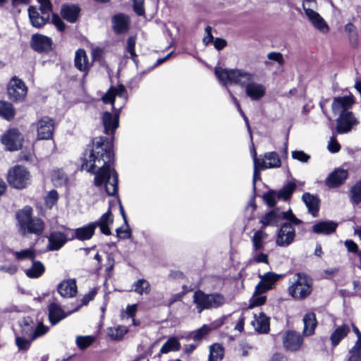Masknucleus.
Segmentation results:
<instances>
[{"mask_svg": "<svg viewBox=\"0 0 361 361\" xmlns=\"http://www.w3.org/2000/svg\"><path fill=\"white\" fill-rule=\"evenodd\" d=\"M104 133L110 137L100 136L92 140V146H88L82 158V169L94 173V185L100 187L105 185L106 192L113 196L118 191V175L111 166L114 162L112 151L115 130L118 127V115L105 112L102 116Z\"/></svg>", "mask_w": 361, "mask_h": 361, "instance_id": "1", "label": "nucleus"}, {"mask_svg": "<svg viewBox=\"0 0 361 361\" xmlns=\"http://www.w3.org/2000/svg\"><path fill=\"white\" fill-rule=\"evenodd\" d=\"M214 73L223 85H237L244 88L246 95L252 101L260 100L266 94V87L255 82V74L245 69L216 67Z\"/></svg>", "mask_w": 361, "mask_h": 361, "instance_id": "2", "label": "nucleus"}, {"mask_svg": "<svg viewBox=\"0 0 361 361\" xmlns=\"http://www.w3.org/2000/svg\"><path fill=\"white\" fill-rule=\"evenodd\" d=\"M354 104L353 94L345 97H338L334 99L332 111L335 114H339L337 119L336 130L338 133L349 132L354 126L357 124L356 118L350 109Z\"/></svg>", "mask_w": 361, "mask_h": 361, "instance_id": "3", "label": "nucleus"}, {"mask_svg": "<svg viewBox=\"0 0 361 361\" xmlns=\"http://www.w3.org/2000/svg\"><path fill=\"white\" fill-rule=\"evenodd\" d=\"M32 208L25 207L17 213L20 231L23 235L35 234L40 235L44 229V221L38 217H32Z\"/></svg>", "mask_w": 361, "mask_h": 361, "instance_id": "4", "label": "nucleus"}, {"mask_svg": "<svg viewBox=\"0 0 361 361\" xmlns=\"http://www.w3.org/2000/svg\"><path fill=\"white\" fill-rule=\"evenodd\" d=\"M193 302L196 305L197 312L204 310L216 309L226 302L224 296L218 293L207 294L202 290H197L193 294Z\"/></svg>", "mask_w": 361, "mask_h": 361, "instance_id": "5", "label": "nucleus"}, {"mask_svg": "<svg viewBox=\"0 0 361 361\" xmlns=\"http://www.w3.org/2000/svg\"><path fill=\"white\" fill-rule=\"evenodd\" d=\"M312 291V279L304 273H297L291 285L288 287V293L296 300L307 298Z\"/></svg>", "mask_w": 361, "mask_h": 361, "instance_id": "6", "label": "nucleus"}, {"mask_svg": "<svg viewBox=\"0 0 361 361\" xmlns=\"http://www.w3.org/2000/svg\"><path fill=\"white\" fill-rule=\"evenodd\" d=\"M302 8L311 24L322 33H327L329 27L325 20L316 11L318 8L317 0H302Z\"/></svg>", "mask_w": 361, "mask_h": 361, "instance_id": "7", "label": "nucleus"}, {"mask_svg": "<svg viewBox=\"0 0 361 361\" xmlns=\"http://www.w3.org/2000/svg\"><path fill=\"white\" fill-rule=\"evenodd\" d=\"M284 219L291 221L295 224L301 223V221L295 217L290 209L283 212L279 208L274 209L263 215L260 219V223L263 225V228L268 226H275Z\"/></svg>", "mask_w": 361, "mask_h": 361, "instance_id": "8", "label": "nucleus"}, {"mask_svg": "<svg viewBox=\"0 0 361 361\" xmlns=\"http://www.w3.org/2000/svg\"><path fill=\"white\" fill-rule=\"evenodd\" d=\"M8 182L17 189H23L31 183V175L26 167L16 165L11 168L8 172Z\"/></svg>", "mask_w": 361, "mask_h": 361, "instance_id": "9", "label": "nucleus"}, {"mask_svg": "<svg viewBox=\"0 0 361 361\" xmlns=\"http://www.w3.org/2000/svg\"><path fill=\"white\" fill-rule=\"evenodd\" d=\"M21 335L23 336H28L32 339H37L43 336L48 332V327L45 326L43 324L39 323L37 326H35L33 321L27 317L24 318L20 322Z\"/></svg>", "mask_w": 361, "mask_h": 361, "instance_id": "10", "label": "nucleus"}, {"mask_svg": "<svg viewBox=\"0 0 361 361\" xmlns=\"http://www.w3.org/2000/svg\"><path fill=\"white\" fill-rule=\"evenodd\" d=\"M7 92L10 99L22 102L27 94V87L21 79L14 76L8 84Z\"/></svg>", "mask_w": 361, "mask_h": 361, "instance_id": "11", "label": "nucleus"}, {"mask_svg": "<svg viewBox=\"0 0 361 361\" xmlns=\"http://www.w3.org/2000/svg\"><path fill=\"white\" fill-rule=\"evenodd\" d=\"M291 221H288L282 224L278 231L276 243L280 247H287L290 245L295 239V231L293 226H296Z\"/></svg>", "mask_w": 361, "mask_h": 361, "instance_id": "12", "label": "nucleus"}, {"mask_svg": "<svg viewBox=\"0 0 361 361\" xmlns=\"http://www.w3.org/2000/svg\"><path fill=\"white\" fill-rule=\"evenodd\" d=\"M23 136L17 129L8 130L2 137L1 142L9 151L18 150L22 146Z\"/></svg>", "mask_w": 361, "mask_h": 361, "instance_id": "13", "label": "nucleus"}, {"mask_svg": "<svg viewBox=\"0 0 361 361\" xmlns=\"http://www.w3.org/2000/svg\"><path fill=\"white\" fill-rule=\"evenodd\" d=\"M54 130V121L44 116L37 123V138L39 140H49L52 137Z\"/></svg>", "mask_w": 361, "mask_h": 361, "instance_id": "14", "label": "nucleus"}, {"mask_svg": "<svg viewBox=\"0 0 361 361\" xmlns=\"http://www.w3.org/2000/svg\"><path fill=\"white\" fill-rule=\"evenodd\" d=\"M281 276V275L276 274L274 272H267L263 275L259 274V277L261 281L256 286V292L265 293L267 290L272 289Z\"/></svg>", "mask_w": 361, "mask_h": 361, "instance_id": "15", "label": "nucleus"}, {"mask_svg": "<svg viewBox=\"0 0 361 361\" xmlns=\"http://www.w3.org/2000/svg\"><path fill=\"white\" fill-rule=\"evenodd\" d=\"M71 235L68 231H53L48 237L49 244L48 249L51 251L59 250L61 248L68 240Z\"/></svg>", "mask_w": 361, "mask_h": 361, "instance_id": "16", "label": "nucleus"}, {"mask_svg": "<svg viewBox=\"0 0 361 361\" xmlns=\"http://www.w3.org/2000/svg\"><path fill=\"white\" fill-rule=\"evenodd\" d=\"M51 39L45 35L35 34L31 37L30 47L37 52H47L51 50Z\"/></svg>", "mask_w": 361, "mask_h": 361, "instance_id": "17", "label": "nucleus"}, {"mask_svg": "<svg viewBox=\"0 0 361 361\" xmlns=\"http://www.w3.org/2000/svg\"><path fill=\"white\" fill-rule=\"evenodd\" d=\"M348 176L347 170L337 169L331 173L325 180V184L330 188H334L342 185Z\"/></svg>", "mask_w": 361, "mask_h": 361, "instance_id": "18", "label": "nucleus"}, {"mask_svg": "<svg viewBox=\"0 0 361 361\" xmlns=\"http://www.w3.org/2000/svg\"><path fill=\"white\" fill-rule=\"evenodd\" d=\"M95 229V225L92 222L85 226L75 228L69 240L78 239L82 241L90 240L93 236Z\"/></svg>", "mask_w": 361, "mask_h": 361, "instance_id": "19", "label": "nucleus"}, {"mask_svg": "<svg viewBox=\"0 0 361 361\" xmlns=\"http://www.w3.org/2000/svg\"><path fill=\"white\" fill-rule=\"evenodd\" d=\"M28 14L32 25L35 27L43 26L50 18L48 13L40 11L32 6L29 8Z\"/></svg>", "mask_w": 361, "mask_h": 361, "instance_id": "20", "label": "nucleus"}, {"mask_svg": "<svg viewBox=\"0 0 361 361\" xmlns=\"http://www.w3.org/2000/svg\"><path fill=\"white\" fill-rule=\"evenodd\" d=\"M258 161L262 169L279 168L281 164V159L275 152L265 153L262 159L258 158Z\"/></svg>", "mask_w": 361, "mask_h": 361, "instance_id": "21", "label": "nucleus"}, {"mask_svg": "<svg viewBox=\"0 0 361 361\" xmlns=\"http://www.w3.org/2000/svg\"><path fill=\"white\" fill-rule=\"evenodd\" d=\"M58 292L63 298H72L77 293V285L75 279L61 281L58 285Z\"/></svg>", "mask_w": 361, "mask_h": 361, "instance_id": "22", "label": "nucleus"}, {"mask_svg": "<svg viewBox=\"0 0 361 361\" xmlns=\"http://www.w3.org/2000/svg\"><path fill=\"white\" fill-rule=\"evenodd\" d=\"M116 97H120L124 101L126 99V90L123 85H120L118 87H111L108 92L102 97V101L105 104H114Z\"/></svg>", "mask_w": 361, "mask_h": 361, "instance_id": "23", "label": "nucleus"}, {"mask_svg": "<svg viewBox=\"0 0 361 361\" xmlns=\"http://www.w3.org/2000/svg\"><path fill=\"white\" fill-rule=\"evenodd\" d=\"M302 343L301 336L294 331H288L283 338V345L289 350H298Z\"/></svg>", "mask_w": 361, "mask_h": 361, "instance_id": "24", "label": "nucleus"}, {"mask_svg": "<svg viewBox=\"0 0 361 361\" xmlns=\"http://www.w3.org/2000/svg\"><path fill=\"white\" fill-rule=\"evenodd\" d=\"M254 329L259 333H267L269 331V318L264 313L255 314L254 320L251 322Z\"/></svg>", "mask_w": 361, "mask_h": 361, "instance_id": "25", "label": "nucleus"}, {"mask_svg": "<svg viewBox=\"0 0 361 361\" xmlns=\"http://www.w3.org/2000/svg\"><path fill=\"white\" fill-rule=\"evenodd\" d=\"M337 226V223L332 221H320L312 226V231L317 234L329 235L334 233Z\"/></svg>", "mask_w": 361, "mask_h": 361, "instance_id": "26", "label": "nucleus"}, {"mask_svg": "<svg viewBox=\"0 0 361 361\" xmlns=\"http://www.w3.org/2000/svg\"><path fill=\"white\" fill-rule=\"evenodd\" d=\"M66 313L56 303H51L49 306V319L52 325H55L66 318Z\"/></svg>", "mask_w": 361, "mask_h": 361, "instance_id": "27", "label": "nucleus"}, {"mask_svg": "<svg viewBox=\"0 0 361 361\" xmlns=\"http://www.w3.org/2000/svg\"><path fill=\"white\" fill-rule=\"evenodd\" d=\"M112 223L113 218L110 210L104 213L98 221L92 222L95 225V228L99 226L101 232L106 235L111 233L109 226Z\"/></svg>", "mask_w": 361, "mask_h": 361, "instance_id": "28", "label": "nucleus"}, {"mask_svg": "<svg viewBox=\"0 0 361 361\" xmlns=\"http://www.w3.org/2000/svg\"><path fill=\"white\" fill-rule=\"evenodd\" d=\"M302 199L308 209L310 213L315 217L319 211V200L317 196L305 192L302 195Z\"/></svg>", "mask_w": 361, "mask_h": 361, "instance_id": "29", "label": "nucleus"}, {"mask_svg": "<svg viewBox=\"0 0 361 361\" xmlns=\"http://www.w3.org/2000/svg\"><path fill=\"white\" fill-rule=\"evenodd\" d=\"M75 66L82 72H87L91 66L85 51L83 49H79L75 52Z\"/></svg>", "mask_w": 361, "mask_h": 361, "instance_id": "30", "label": "nucleus"}, {"mask_svg": "<svg viewBox=\"0 0 361 361\" xmlns=\"http://www.w3.org/2000/svg\"><path fill=\"white\" fill-rule=\"evenodd\" d=\"M112 23L114 30L116 33H123L128 29V18L122 13L114 16Z\"/></svg>", "mask_w": 361, "mask_h": 361, "instance_id": "31", "label": "nucleus"}, {"mask_svg": "<svg viewBox=\"0 0 361 361\" xmlns=\"http://www.w3.org/2000/svg\"><path fill=\"white\" fill-rule=\"evenodd\" d=\"M80 8L75 5H65L61 8V13L64 19L74 23L78 18Z\"/></svg>", "mask_w": 361, "mask_h": 361, "instance_id": "32", "label": "nucleus"}, {"mask_svg": "<svg viewBox=\"0 0 361 361\" xmlns=\"http://www.w3.org/2000/svg\"><path fill=\"white\" fill-rule=\"evenodd\" d=\"M304 330L303 333L305 336H311L314 333L315 328L317 325L316 315L313 312L307 313L304 318Z\"/></svg>", "mask_w": 361, "mask_h": 361, "instance_id": "33", "label": "nucleus"}, {"mask_svg": "<svg viewBox=\"0 0 361 361\" xmlns=\"http://www.w3.org/2000/svg\"><path fill=\"white\" fill-rule=\"evenodd\" d=\"M350 332V327L347 324L338 326L331 334L330 340L334 347L336 346Z\"/></svg>", "mask_w": 361, "mask_h": 361, "instance_id": "34", "label": "nucleus"}, {"mask_svg": "<svg viewBox=\"0 0 361 361\" xmlns=\"http://www.w3.org/2000/svg\"><path fill=\"white\" fill-rule=\"evenodd\" d=\"M267 237V233L262 229L255 231L254 232L253 236L251 238V242L252 245V249L253 250H263Z\"/></svg>", "mask_w": 361, "mask_h": 361, "instance_id": "35", "label": "nucleus"}, {"mask_svg": "<svg viewBox=\"0 0 361 361\" xmlns=\"http://www.w3.org/2000/svg\"><path fill=\"white\" fill-rule=\"evenodd\" d=\"M180 348V343L175 337L169 338L167 341L161 346L159 355L169 353L171 351H178Z\"/></svg>", "mask_w": 361, "mask_h": 361, "instance_id": "36", "label": "nucleus"}, {"mask_svg": "<svg viewBox=\"0 0 361 361\" xmlns=\"http://www.w3.org/2000/svg\"><path fill=\"white\" fill-rule=\"evenodd\" d=\"M45 271L43 264L39 261L32 260V265L30 269L25 270V274L29 278H39Z\"/></svg>", "mask_w": 361, "mask_h": 361, "instance_id": "37", "label": "nucleus"}, {"mask_svg": "<svg viewBox=\"0 0 361 361\" xmlns=\"http://www.w3.org/2000/svg\"><path fill=\"white\" fill-rule=\"evenodd\" d=\"M15 116V109L13 105L5 101H0V116L10 121Z\"/></svg>", "mask_w": 361, "mask_h": 361, "instance_id": "38", "label": "nucleus"}, {"mask_svg": "<svg viewBox=\"0 0 361 361\" xmlns=\"http://www.w3.org/2000/svg\"><path fill=\"white\" fill-rule=\"evenodd\" d=\"M224 355V348L218 343L213 344L209 348V361H221Z\"/></svg>", "mask_w": 361, "mask_h": 361, "instance_id": "39", "label": "nucleus"}, {"mask_svg": "<svg viewBox=\"0 0 361 361\" xmlns=\"http://www.w3.org/2000/svg\"><path fill=\"white\" fill-rule=\"evenodd\" d=\"M128 332V329L126 326L121 325L108 329V335L114 340L122 339Z\"/></svg>", "mask_w": 361, "mask_h": 361, "instance_id": "40", "label": "nucleus"}, {"mask_svg": "<svg viewBox=\"0 0 361 361\" xmlns=\"http://www.w3.org/2000/svg\"><path fill=\"white\" fill-rule=\"evenodd\" d=\"M349 197L353 204L357 205L361 203V180L352 186Z\"/></svg>", "mask_w": 361, "mask_h": 361, "instance_id": "41", "label": "nucleus"}, {"mask_svg": "<svg viewBox=\"0 0 361 361\" xmlns=\"http://www.w3.org/2000/svg\"><path fill=\"white\" fill-rule=\"evenodd\" d=\"M51 180L55 186H62L67 183L68 176L61 169L54 170L51 173Z\"/></svg>", "mask_w": 361, "mask_h": 361, "instance_id": "42", "label": "nucleus"}, {"mask_svg": "<svg viewBox=\"0 0 361 361\" xmlns=\"http://www.w3.org/2000/svg\"><path fill=\"white\" fill-rule=\"evenodd\" d=\"M133 290L139 294H147L150 291V284L145 279H139L133 284Z\"/></svg>", "mask_w": 361, "mask_h": 361, "instance_id": "43", "label": "nucleus"}, {"mask_svg": "<svg viewBox=\"0 0 361 361\" xmlns=\"http://www.w3.org/2000/svg\"><path fill=\"white\" fill-rule=\"evenodd\" d=\"M296 188V184L293 181L286 183L280 190H279V197L284 200H288Z\"/></svg>", "mask_w": 361, "mask_h": 361, "instance_id": "44", "label": "nucleus"}, {"mask_svg": "<svg viewBox=\"0 0 361 361\" xmlns=\"http://www.w3.org/2000/svg\"><path fill=\"white\" fill-rule=\"evenodd\" d=\"M35 339L28 336H16V344L19 350H27L31 346V343Z\"/></svg>", "mask_w": 361, "mask_h": 361, "instance_id": "45", "label": "nucleus"}, {"mask_svg": "<svg viewBox=\"0 0 361 361\" xmlns=\"http://www.w3.org/2000/svg\"><path fill=\"white\" fill-rule=\"evenodd\" d=\"M211 329L209 326L204 324L201 328L190 332L188 338H192L195 341H200L204 336L209 334Z\"/></svg>", "mask_w": 361, "mask_h": 361, "instance_id": "46", "label": "nucleus"}, {"mask_svg": "<svg viewBox=\"0 0 361 361\" xmlns=\"http://www.w3.org/2000/svg\"><path fill=\"white\" fill-rule=\"evenodd\" d=\"M262 250H253L252 249L251 259L250 261L254 263H263L269 264V255L261 252Z\"/></svg>", "mask_w": 361, "mask_h": 361, "instance_id": "47", "label": "nucleus"}, {"mask_svg": "<svg viewBox=\"0 0 361 361\" xmlns=\"http://www.w3.org/2000/svg\"><path fill=\"white\" fill-rule=\"evenodd\" d=\"M227 91H228V95H229L232 102L235 104V106L238 109V111L240 112V114L243 116V119L245 121V123L246 124V126L247 128V130L249 131V133L250 135V137H251V139H252L251 129H250V124H249V121H248L247 117L245 116V113L243 111L239 102L238 101L237 98L234 96L233 92L229 89H227Z\"/></svg>", "mask_w": 361, "mask_h": 361, "instance_id": "48", "label": "nucleus"}, {"mask_svg": "<svg viewBox=\"0 0 361 361\" xmlns=\"http://www.w3.org/2000/svg\"><path fill=\"white\" fill-rule=\"evenodd\" d=\"M13 253L18 260H23L25 259L33 260L36 257L35 252L32 248L15 251L13 252Z\"/></svg>", "mask_w": 361, "mask_h": 361, "instance_id": "49", "label": "nucleus"}, {"mask_svg": "<svg viewBox=\"0 0 361 361\" xmlns=\"http://www.w3.org/2000/svg\"><path fill=\"white\" fill-rule=\"evenodd\" d=\"M252 154L254 162L253 185L255 187L257 180H260V171L262 169L259 164L258 158L257 157V152L255 149H253Z\"/></svg>", "mask_w": 361, "mask_h": 361, "instance_id": "50", "label": "nucleus"}, {"mask_svg": "<svg viewBox=\"0 0 361 361\" xmlns=\"http://www.w3.org/2000/svg\"><path fill=\"white\" fill-rule=\"evenodd\" d=\"M263 293H257L256 290L250 299L249 307L253 308L254 307L263 305L266 301V296L262 295Z\"/></svg>", "mask_w": 361, "mask_h": 361, "instance_id": "51", "label": "nucleus"}, {"mask_svg": "<svg viewBox=\"0 0 361 361\" xmlns=\"http://www.w3.org/2000/svg\"><path fill=\"white\" fill-rule=\"evenodd\" d=\"M264 199L269 207H274L277 202V200L281 198L279 197V194L278 192L270 190L264 195Z\"/></svg>", "mask_w": 361, "mask_h": 361, "instance_id": "52", "label": "nucleus"}, {"mask_svg": "<svg viewBox=\"0 0 361 361\" xmlns=\"http://www.w3.org/2000/svg\"><path fill=\"white\" fill-rule=\"evenodd\" d=\"M137 305L136 304H133L131 305H128L126 309L123 310L121 313V317L122 319L134 318L137 312Z\"/></svg>", "mask_w": 361, "mask_h": 361, "instance_id": "53", "label": "nucleus"}, {"mask_svg": "<svg viewBox=\"0 0 361 361\" xmlns=\"http://www.w3.org/2000/svg\"><path fill=\"white\" fill-rule=\"evenodd\" d=\"M58 200L59 195L55 190L49 191L44 198L46 205L49 208H51L57 202Z\"/></svg>", "mask_w": 361, "mask_h": 361, "instance_id": "54", "label": "nucleus"}, {"mask_svg": "<svg viewBox=\"0 0 361 361\" xmlns=\"http://www.w3.org/2000/svg\"><path fill=\"white\" fill-rule=\"evenodd\" d=\"M93 341L94 339L91 336H78L76 338V343L81 349H85L90 346Z\"/></svg>", "mask_w": 361, "mask_h": 361, "instance_id": "55", "label": "nucleus"}, {"mask_svg": "<svg viewBox=\"0 0 361 361\" xmlns=\"http://www.w3.org/2000/svg\"><path fill=\"white\" fill-rule=\"evenodd\" d=\"M135 38L133 37H130L128 39L127 41V51L130 54L131 59L136 63V53L135 51Z\"/></svg>", "mask_w": 361, "mask_h": 361, "instance_id": "56", "label": "nucleus"}, {"mask_svg": "<svg viewBox=\"0 0 361 361\" xmlns=\"http://www.w3.org/2000/svg\"><path fill=\"white\" fill-rule=\"evenodd\" d=\"M267 58L270 61H276L279 65L282 66L284 63L283 56L281 53L272 51L267 54Z\"/></svg>", "mask_w": 361, "mask_h": 361, "instance_id": "57", "label": "nucleus"}, {"mask_svg": "<svg viewBox=\"0 0 361 361\" xmlns=\"http://www.w3.org/2000/svg\"><path fill=\"white\" fill-rule=\"evenodd\" d=\"M292 157L301 162H307L310 157L305 153L303 151H293L292 152Z\"/></svg>", "mask_w": 361, "mask_h": 361, "instance_id": "58", "label": "nucleus"}, {"mask_svg": "<svg viewBox=\"0 0 361 361\" xmlns=\"http://www.w3.org/2000/svg\"><path fill=\"white\" fill-rule=\"evenodd\" d=\"M133 9L138 16H144L145 13L144 8V0H133Z\"/></svg>", "mask_w": 361, "mask_h": 361, "instance_id": "59", "label": "nucleus"}, {"mask_svg": "<svg viewBox=\"0 0 361 361\" xmlns=\"http://www.w3.org/2000/svg\"><path fill=\"white\" fill-rule=\"evenodd\" d=\"M341 149V145L334 136H332L328 143V149L332 153L338 152Z\"/></svg>", "mask_w": 361, "mask_h": 361, "instance_id": "60", "label": "nucleus"}, {"mask_svg": "<svg viewBox=\"0 0 361 361\" xmlns=\"http://www.w3.org/2000/svg\"><path fill=\"white\" fill-rule=\"evenodd\" d=\"M126 225V228H123V227H120L116 229V234L119 238L127 239L130 237V231L128 228V224Z\"/></svg>", "mask_w": 361, "mask_h": 361, "instance_id": "61", "label": "nucleus"}, {"mask_svg": "<svg viewBox=\"0 0 361 361\" xmlns=\"http://www.w3.org/2000/svg\"><path fill=\"white\" fill-rule=\"evenodd\" d=\"M212 27L207 26L204 29L205 35L203 37L202 42L204 45H208L209 43L214 42V39L212 34Z\"/></svg>", "mask_w": 361, "mask_h": 361, "instance_id": "62", "label": "nucleus"}, {"mask_svg": "<svg viewBox=\"0 0 361 361\" xmlns=\"http://www.w3.org/2000/svg\"><path fill=\"white\" fill-rule=\"evenodd\" d=\"M40 4L39 11L48 13L49 15L51 13V4L50 0H37Z\"/></svg>", "mask_w": 361, "mask_h": 361, "instance_id": "63", "label": "nucleus"}, {"mask_svg": "<svg viewBox=\"0 0 361 361\" xmlns=\"http://www.w3.org/2000/svg\"><path fill=\"white\" fill-rule=\"evenodd\" d=\"M97 294V290L95 288L91 289L87 294H85L82 298V305H87L90 301L93 300Z\"/></svg>", "mask_w": 361, "mask_h": 361, "instance_id": "64", "label": "nucleus"}]
</instances>
